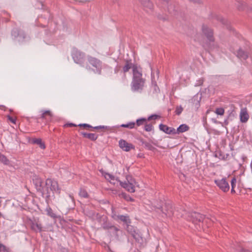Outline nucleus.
<instances>
[{"label":"nucleus","instance_id":"f257e3e1","mask_svg":"<svg viewBox=\"0 0 252 252\" xmlns=\"http://www.w3.org/2000/svg\"><path fill=\"white\" fill-rule=\"evenodd\" d=\"M145 81V79L143 77L142 68L137 65L133 66L131 90L133 92H141L144 88Z\"/></svg>","mask_w":252,"mask_h":252},{"label":"nucleus","instance_id":"f03ea898","mask_svg":"<svg viewBox=\"0 0 252 252\" xmlns=\"http://www.w3.org/2000/svg\"><path fill=\"white\" fill-rule=\"evenodd\" d=\"M87 63L85 67L88 70H92L94 73L99 75L101 74L102 63L98 59L91 55L87 56Z\"/></svg>","mask_w":252,"mask_h":252},{"label":"nucleus","instance_id":"7ed1b4c3","mask_svg":"<svg viewBox=\"0 0 252 252\" xmlns=\"http://www.w3.org/2000/svg\"><path fill=\"white\" fill-rule=\"evenodd\" d=\"M97 219L98 221L101 223L102 227L104 229H110V231L108 232L110 233H113L117 238H118L119 235L118 234V232L120 230L116 226L111 225V224L107 221V218L106 217L99 216Z\"/></svg>","mask_w":252,"mask_h":252},{"label":"nucleus","instance_id":"20e7f679","mask_svg":"<svg viewBox=\"0 0 252 252\" xmlns=\"http://www.w3.org/2000/svg\"><path fill=\"white\" fill-rule=\"evenodd\" d=\"M120 183L121 186L125 189L127 191L130 192H135V185L136 182L134 179L130 175H127L126 176V181L122 182L120 180L118 181Z\"/></svg>","mask_w":252,"mask_h":252},{"label":"nucleus","instance_id":"39448f33","mask_svg":"<svg viewBox=\"0 0 252 252\" xmlns=\"http://www.w3.org/2000/svg\"><path fill=\"white\" fill-rule=\"evenodd\" d=\"M184 217L189 221H191L194 224L200 223L204 220V216L197 212H187L183 214Z\"/></svg>","mask_w":252,"mask_h":252},{"label":"nucleus","instance_id":"423d86ee","mask_svg":"<svg viewBox=\"0 0 252 252\" xmlns=\"http://www.w3.org/2000/svg\"><path fill=\"white\" fill-rule=\"evenodd\" d=\"M71 56L75 63L84 66V63L85 60V54L77 49H73Z\"/></svg>","mask_w":252,"mask_h":252},{"label":"nucleus","instance_id":"0eeeda50","mask_svg":"<svg viewBox=\"0 0 252 252\" xmlns=\"http://www.w3.org/2000/svg\"><path fill=\"white\" fill-rule=\"evenodd\" d=\"M32 180L37 190L42 193L43 195L46 189L43 186V183L41 179L37 175H34L33 176Z\"/></svg>","mask_w":252,"mask_h":252},{"label":"nucleus","instance_id":"6e6552de","mask_svg":"<svg viewBox=\"0 0 252 252\" xmlns=\"http://www.w3.org/2000/svg\"><path fill=\"white\" fill-rule=\"evenodd\" d=\"M215 182L217 186L223 192H225L229 190V185L226 178L220 180H216Z\"/></svg>","mask_w":252,"mask_h":252},{"label":"nucleus","instance_id":"1a4fd4ad","mask_svg":"<svg viewBox=\"0 0 252 252\" xmlns=\"http://www.w3.org/2000/svg\"><path fill=\"white\" fill-rule=\"evenodd\" d=\"M202 31L203 34L206 37L208 40L210 42L214 41L213 30L206 25H203Z\"/></svg>","mask_w":252,"mask_h":252},{"label":"nucleus","instance_id":"9d476101","mask_svg":"<svg viewBox=\"0 0 252 252\" xmlns=\"http://www.w3.org/2000/svg\"><path fill=\"white\" fill-rule=\"evenodd\" d=\"M46 186L50 187V189L52 191H56L58 193H60V189L59 188L58 182L51 179H47L45 183Z\"/></svg>","mask_w":252,"mask_h":252},{"label":"nucleus","instance_id":"9b49d317","mask_svg":"<svg viewBox=\"0 0 252 252\" xmlns=\"http://www.w3.org/2000/svg\"><path fill=\"white\" fill-rule=\"evenodd\" d=\"M161 211L167 217H171L173 215V209L170 203H165L163 206L161 207Z\"/></svg>","mask_w":252,"mask_h":252},{"label":"nucleus","instance_id":"f8f14e48","mask_svg":"<svg viewBox=\"0 0 252 252\" xmlns=\"http://www.w3.org/2000/svg\"><path fill=\"white\" fill-rule=\"evenodd\" d=\"M240 121L242 123H246L250 118L249 114L246 107L242 108L240 110Z\"/></svg>","mask_w":252,"mask_h":252},{"label":"nucleus","instance_id":"ddd939ff","mask_svg":"<svg viewBox=\"0 0 252 252\" xmlns=\"http://www.w3.org/2000/svg\"><path fill=\"white\" fill-rule=\"evenodd\" d=\"M120 147L124 151L128 152L131 149H134L135 147L131 143L127 142L126 140L121 139L119 142Z\"/></svg>","mask_w":252,"mask_h":252},{"label":"nucleus","instance_id":"4468645a","mask_svg":"<svg viewBox=\"0 0 252 252\" xmlns=\"http://www.w3.org/2000/svg\"><path fill=\"white\" fill-rule=\"evenodd\" d=\"M159 128L161 131L166 134L175 135V129L173 127H169L165 125L160 124L159 125Z\"/></svg>","mask_w":252,"mask_h":252},{"label":"nucleus","instance_id":"2eb2a0df","mask_svg":"<svg viewBox=\"0 0 252 252\" xmlns=\"http://www.w3.org/2000/svg\"><path fill=\"white\" fill-rule=\"evenodd\" d=\"M112 217L115 220H119L126 224H130L131 223V220L128 215H114Z\"/></svg>","mask_w":252,"mask_h":252},{"label":"nucleus","instance_id":"dca6fc26","mask_svg":"<svg viewBox=\"0 0 252 252\" xmlns=\"http://www.w3.org/2000/svg\"><path fill=\"white\" fill-rule=\"evenodd\" d=\"M126 230L135 239L136 241L138 240L139 234L136 232L134 227L129 225V224H126Z\"/></svg>","mask_w":252,"mask_h":252},{"label":"nucleus","instance_id":"f3484780","mask_svg":"<svg viewBox=\"0 0 252 252\" xmlns=\"http://www.w3.org/2000/svg\"><path fill=\"white\" fill-rule=\"evenodd\" d=\"M40 118L45 120L46 122L50 121L53 115L50 110H42Z\"/></svg>","mask_w":252,"mask_h":252},{"label":"nucleus","instance_id":"a211bd4d","mask_svg":"<svg viewBox=\"0 0 252 252\" xmlns=\"http://www.w3.org/2000/svg\"><path fill=\"white\" fill-rule=\"evenodd\" d=\"M31 227L32 230L35 232H41L42 230V226L38 221L34 220L31 221Z\"/></svg>","mask_w":252,"mask_h":252},{"label":"nucleus","instance_id":"6ab92c4d","mask_svg":"<svg viewBox=\"0 0 252 252\" xmlns=\"http://www.w3.org/2000/svg\"><path fill=\"white\" fill-rule=\"evenodd\" d=\"M80 133L83 137L87 138L93 141H95L98 137V135L95 133H88L85 132H80Z\"/></svg>","mask_w":252,"mask_h":252},{"label":"nucleus","instance_id":"aec40b11","mask_svg":"<svg viewBox=\"0 0 252 252\" xmlns=\"http://www.w3.org/2000/svg\"><path fill=\"white\" fill-rule=\"evenodd\" d=\"M189 127L186 124L181 125L177 129H175V134H179L187 131L189 130Z\"/></svg>","mask_w":252,"mask_h":252},{"label":"nucleus","instance_id":"412c9836","mask_svg":"<svg viewBox=\"0 0 252 252\" xmlns=\"http://www.w3.org/2000/svg\"><path fill=\"white\" fill-rule=\"evenodd\" d=\"M249 56L247 52L243 51L242 49H239L237 53V57L241 60H246Z\"/></svg>","mask_w":252,"mask_h":252},{"label":"nucleus","instance_id":"4be33fe9","mask_svg":"<svg viewBox=\"0 0 252 252\" xmlns=\"http://www.w3.org/2000/svg\"><path fill=\"white\" fill-rule=\"evenodd\" d=\"M134 65H133L130 61L126 60V64L123 68L124 73H125L128 72L131 68L133 69V66Z\"/></svg>","mask_w":252,"mask_h":252},{"label":"nucleus","instance_id":"5701e85b","mask_svg":"<svg viewBox=\"0 0 252 252\" xmlns=\"http://www.w3.org/2000/svg\"><path fill=\"white\" fill-rule=\"evenodd\" d=\"M109 126H93V128H91V131H94V130H97L98 131H103L104 130H110Z\"/></svg>","mask_w":252,"mask_h":252},{"label":"nucleus","instance_id":"b1692460","mask_svg":"<svg viewBox=\"0 0 252 252\" xmlns=\"http://www.w3.org/2000/svg\"><path fill=\"white\" fill-rule=\"evenodd\" d=\"M32 143L38 145L39 147L42 149H44L45 148V145L42 142V140L40 138L33 139L32 140Z\"/></svg>","mask_w":252,"mask_h":252},{"label":"nucleus","instance_id":"393cba45","mask_svg":"<svg viewBox=\"0 0 252 252\" xmlns=\"http://www.w3.org/2000/svg\"><path fill=\"white\" fill-rule=\"evenodd\" d=\"M135 122H129L126 124H122L120 126L121 127L128 128L132 129L135 127Z\"/></svg>","mask_w":252,"mask_h":252},{"label":"nucleus","instance_id":"a878e982","mask_svg":"<svg viewBox=\"0 0 252 252\" xmlns=\"http://www.w3.org/2000/svg\"><path fill=\"white\" fill-rule=\"evenodd\" d=\"M46 211L47 212V215L49 216H50L51 218H54V219L57 218L56 215L53 212V211L51 207H49L47 208Z\"/></svg>","mask_w":252,"mask_h":252},{"label":"nucleus","instance_id":"bb28decb","mask_svg":"<svg viewBox=\"0 0 252 252\" xmlns=\"http://www.w3.org/2000/svg\"><path fill=\"white\" fill-rule=\"evenodd\" d=\"M147 122V119L145 118H141L136 120L135 126H139L145 125Z\"/></svg>","mask_w":252,"mask_h":252},{"label":"nucleus","instance_id":"cd10ccee","mask_svg":"<svg viewBox=\"0 0 252 252\" xmlns=\"http://www.w3.org/2000/svg\"><path fill=\"white\" fill-rule=\"evenodd\" d=\"M144 129L148 132L154 130V126L152 124H145Z\"/></svg>","mask_w":252,"mask_h":252},{"label":"nucleus","instance_id":"c85d7f7f","mask_svg":"<svg viewBox=\"0 0 252 252\" xmlns=\"http://www.w3.org/2000/svg\"><path fill=\"white\" fill-rule=\"evenodd\" d=\"M142 4H146L148 2V6L150 7V10H153L154 8L153 4L149 0H139Z\"/></svg>","mask_w":252,"mask_h":252},{"label":"nucleus","instance_id":"c756f323","mask_svg":"<svg viewBox=\"0 0 252 252\" xmlns=\"http://www.w3.org/2000/svg\"><path fill=\"white\" fill-rule=\"evenodd\" d=\"M142 4H146L148 2V6L150 7V10H153L154 8L153 4L149 0H139Z\"/></svg>","mask_w":252,"mask_h":252},{"label":"nucleus","instance_id":"7c9ffc66","mask_svg":"<svg viewBox=\"0 0 252 252\" xmlns=\"http://www.w3.org/2000/svg\"><path fill=\"white\" fill-rule=\"evenodd\" d=\"M142 4H146L148 2V6L150 7V10H153L154 8L153 4L149 0H139Z\"/></svg>","mask_w":252,"mask_h":252},{"label":"nucleus","instance_id":"2f4dec72","mask_svg":"<svg viewBox=\"0 0 252 252\" xmlns=\"http://www.w3.org/2000/svg\"><path fill=\"white\" fill-rule=\"evenodd\" d=\"M79 195L83 198H89V194L87 191L84 189H81L79 191Z\"/></svg>","mask_w":252,"mask_h":252},{"label":"nucleus","instance_id":"473e14b6","mask_svg":"<svg viewBox=\"0 0 252 252\" xmlns=\"http://www.w3.org/2000/svg\"><path fill=\"white\" fill-rule=\"evenodd\" d=\"M0 161L3 163L4 164H8L9 163V160L3 155L0 153Z\"/></svg>","mask_w":252,"mask_h":252},{"label":"nucleus","instance_id":"72a5a7b5","mask_svg":"<svg viewBox=\"0 0 252 252\" xmlns=\"http://www.w3.org/2000/svg\"><path fill=\"white\" fill-rule=\"evenodd\" d=\"M142 143L144 145L145 147L149 150L152 151L155 149L154 147L149 142H142Z\"/></svg>","mask_w":252,"mask_h":252},{"label":"nucleus","instance_id":"f704fd0d","mask_svg":"<svg viewBox=\"0 0 252 252\" xmlns=\"http://www.w3.org/2000/svg\"><path fill=\"white\" fill-rule=\"evenodd\" d=\"M152 88L154 89V92L155 93H157L159 92V88L158 86V85H157V84L156 82H154V81H152Z\"/></svg>","mask_w":252,"mask_h":252},{"label":"nucleus","instance_id":"c9c22d12","mask_svg":"<svg viewBox=\"0 0 252 252\" xmlns=\"http://www.w3.org/2000/svg\"><path fill=\"white\" fill-rule=\"evenodd\" d=\"M104 177L106 180H109L110 182L115 180V177L109 173H106Z\"/></svg>","mask_w":252,"mask_h":252},{"label":"nucleus","instance_id":"e433bc0d","mask_svg":"<svg viewBox=\"0 0 252 252\" xmlns=\"http://www.w3.org/2000/svg\"><path fill=\"white\" fill-rule=\"evenodd\" d=\"M215 113L219 115H223L224 113V110L222 108H217L215 110Z\"/></svg>","mask_w":252,"mask_h":252},{"label":"nucleus","instance_id":"4c0bfd02","mask_svg":"<svg viewBox=\"0 0 252 252\" xmlns=\"http://www.w3.org/2000/svg\"><path fill=\"white\" fill-rule=\"evenodd\" d=\"M0 252H10L9 250L5 246L0 243Z\"/></svg>","mask_w":252,"mask_h":252},{"label":"nucleus","instance_id":"58836bf2","mask_svg":"<svg viewBox=\"0 0 252 252\" xmlns=\"http://www.w3.org/2000/svg\"><path fill=\"white\" fill-rule=\"evenodd\" d=\"M21 31L18 29H14L12 31V35L14 37H16L20 34Z\"/></svg>","mask_w":252,"mask_h":252},{"label":"nucleus","instance_id":"ea45409f","mask_svg":"<svg viewBox=\"0 0 252 252\" xmlns=\"http://www.w3.org/2000/svg\"><path fill=\"white\" fill-rule=\"evenodd\" d=\"M183 111V108L180 106H177L175 110V113L177 115H180Z\"/></svg>","mask_w":252,"mask_h":252},{"label":"nucleus","instance_id":"a19ab883","mask_svg":"<svg viewBox=\"0 0 252 252\" xmlns=\"http://www.w3.org/2000/svg\"><path fill=\"white\" fill-rule=\"evenodd\" d=\"M79 127H83L85 128H93V126L89 124H80L78 125Z\"/></svg>","mask_w":252,"mask_h":252},{"label":"nucleus","instance_id":"79ce46f5","mask_svg":"<svg viewBox=\"0 0 252 252\" xmlns=\"http://www.w3.org/2000/svg\"><path fill=\"white\" fill-rule=\"evenodd\" d=\"M86 215L88 216L89 217H94L95 216V213L93 211H86Z\"/></svg>","mask_w":252,"mask_h":252},{"label":"nucleus","instance_id":"37998d69","mask_svg":"<svg viewBox=\"0 0 252 252\" xmlns=\"http://www.w3.org/2000/svg\"><path fill=\"white\" fill-rule=\"evenodd\" d=\"M237 183V180L235 177H233L231 180V188H235Z\"/></svg>","mask_w":252,"mask_h":252},{"label":"nucleus","instance_id":"c03bdc74","mask_svg":"<svg viewBox=\"0 0 252 252\" xmlns=\"http://www.w3.org/2000/svg\"><path fill=\"white\" fill-rule=\"evenodd\" d=\"M8 120L10 121L12 123L15 124L16 122V119L11 117L10 115L7 116Z\"/></svg>","mask_w":252,"mask_h":252},{"label":"nucleus","instance_id":"a18cd8bd","mask_svg":"<svg viewBox=\"0 0 252 252\" xmlns=\"http://www.w3.org/2000/svg\"><path fill=\"white\" fill-rule=\"evenodd\" d=\"M78 125H75L73 123H66L64 125L63 127H72V126H77Z\"/></svg>","mask_w":252,"mask_h":252},{"label":"nucleus","instance_id":"49530a36","mask_svg":"<svg viewBox=\"0 0 252 252\" xmlns=\"http://www.w3.org/2000/svg\"><path fill=\"white\" fill-rule=\"evenodd\" d=\"M158 116L157 115H152L148 117V120L150 121L152 120H156L158 118Z\"/></svg>","mask_w":252,"mask_h":252},{"label":"nucleus","instance_id":"de8ad7c7","mask_svg":"<svg viewBox=\"0 0 252 252\" xmlns=\"http://www.w3.org/2000/svg\"><path fill=\"white\" fill-rule=\"evenodd\" d=\"M144 7H145V8L146 9V10L148 11H151L150 10V7L148 6V2H146V4H142Z\"/></svg>","mask_w":252,"mask_h":252},{"label":"nucleus","instance_id":"09e8293b","mask_svg":"<svg viewBox=\"0 0 252 252\" xmlns=\"http://www.w3.org/2000/svg\"><path fill=\"white\" fill-rule=\"evenodd\" d=\"M168 11L170 13H172L174 11V9H172L171 5L169 6L168 7Z\"/></svg>","mask_w":252,"mask_h":252},{"label":"nucleus","instance_id":"8fccbe9b","mask_svg":"<svg viewBox=\"0 0 252 252\" xmlns=\"http://www.w3.org/2000/svg\"><path fill=\"white\" fill-rule=\"evenodd\" d=\"M231 193H235V190H234V188H231Z\"/></svg>","mask_w":252,"mask_h":252},{"label":"nucleus","instance_id":"3c124183","mask_svg":"<svg viewBox=\"0 0 252 252\" xmlns=\"http://www.w3.org/2000/svg\"><path fill=\"white\" fill-rule=\"evenodd\" d=\"M220 20L223 23V24H224V20L222 18H221L220 19Z\"/></svg>","mask_w":252,"mask_h":252},{"label":"nucleus","instance_id":"603ef678","mask_svg":"<svg viewBox=\"0 0 252 252\" xmlns=\"http://www.w3.org/2000/svg\"><path fill=\"white\" fill-rule=\"evenodd\" d=\"M243 252H252L251 251H250V250H245L243 251Z\"/></svg>","mask_w":252,"mask_h":252},{"label":"nucleus","instance_id":"864d4df0","mask_svg":"<svg viewBox=\"0 0 252 252\" xmlns=\"http://www.w3.org/2000/svg\"><path fill=\"white\" fill-rule=\"evenodd\" d=\"M118 69H116H116H115V73H117V72H118Z\"/></svg>","mask_w":252,"mask_h":252},{"label":"nucleus","instance_id":"5fc2aeb1","mask_svg":"<svg viewBox=\"0 0 252 252\" xmlns=\"http://www.w3.org/2000/svg\"><path fill=\"white\" fill-rule=\"evenodd\" d=\"M239 10H242V8H238Z\"/></svg>","mask_w":252,"mask_h":252},{"label":"nucleus","instance_id":"6e6d98bb","mask_svg":"<svg viewBox=\"0 0 252 252\" xmlns=\"http://www.w3.org/2000/svg\"><path fill=\"white\" fill-rule=\"evenodd\" d=\"M191 0V1H194V2H195V0Z\"/></svg>","mask_w":252,"mask_h":252},{"label":"nucleus","instance_id":"4d7b16f0","mask_svg":"<svg viewBox=\"0 0 252 252\" xmlns=\"http://www.w3.org/2000/svg\"><path fill=\"white\" fill-rule=\"evenodd\" d=\"M130 200H133V199L132 198H130Z\"/></svg>","mask_w":252,"mask_h":252}]
</instances>
